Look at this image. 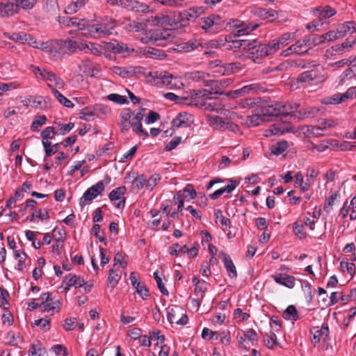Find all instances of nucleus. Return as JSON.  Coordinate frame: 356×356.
Masks as SVG:
<instances>
[{"mask_svg":"<svg viewBox=\"0 0 356 356\" xmlns=\"http://www.w3.org/2000/svg\"><path fill=\"white\" fill-rule=\"evenodd\" d=\"M298 104L275 102L261 108L263 115L266 117L287 116L297 111Z\"/></svg>","mask_w":356,"mask_h":356,"instance_id":"1","label":"nucleus"},{"mask_svg":"<svg viewBox=\"0 0 356 356\" xmlns=\"http://www.w3.org/2000/svg\"><path fill=\"white\" fill-rule=\"evenodd\" d=\"M116 26L117 23L114 19L105 17L91 25L90 31L87 35L88 38L97 39L111 35Z\"/></svg>","mask_w":356,"mask_h":356,"instance_id":"2","label":"nucleus"},{"mask_svg":"<svg viewBox=\"0 0 356 356\" xmlns=\"http://www.w3.org/2000/svg\"><path fill=\"white\" fill-rule=\"evenodd\" d=\"M294 33L286 32L281 35L279 38L273 40L268 44H264L259 48V51L261 55L269 56L275 53L279 49L286 46L289 42L293 41Z\"/></svg>","mask_w":356,"mask_h":356,"instance_id":"3","label":"nucleus"},{"mask_svg":"<svg viewBox=\"0 0 356 356\" xmlns=\"http://www.w3.org/2000/svg\"><path fill=\"white\" fill-rule=\"evenodd\" d=\"M327 75L322 66L317 65L310 70L301 73L297 77L298 83H307L308 85H316L325 81Z\"/></svg>","mask_w":356,"mask_h":356,"instance_id":"4","label":"nucleus"},{"mask_svg":"<svg viewBox=\"0 0 356 356\" xmlns=\"http://www.w3.org/2000/svg\"><path fill=\"white\" fill-rule=\"evenodd\" d=\"M104 184L102 181H99L95 184L88 188L80 199L79 204L83 207L89 204L104 191Z\"/></svg>","mask_w":356,"mask_h":356,"instance_id":"5","label":"nucleus"},{"mask_svg":"<svg viewBox=\"0 0 356 356\" xmlns=\"http://www.w3.org/2000/svg\"><path fill=\"white\" fill-rule=\"evenodd\" d=\"M204 10L205 8L202 6H195L178 13V22H180V26H186L188 21L197 18L203 14Z\"/></svg>","mask_w":356,"mask_h":356,"instance_id":"6","label":"nucleus"},{"mask_svg":"<svg viewBox=\"0 0 356 356\" xmlns=\"http://www.w3.org/2000/svg\"><path fill=\"white\" fill-rule=\"evenodd\" d=\"M200 104L208 111L216 112L223 115H225L227 111L224 109L222 100L218 97H207Z\"/></svg>","mask_w":356,"mask_h":356,"instance_id":"7","label":"nucleus"},{"mask_svg":"<svg viewBox=\"0 0 356 356\" xmlns=\"http://www.w3.org/2000/svg\"><path fill=\"white\" fill-rule=\"evenodd\" d=\"M105 48L115 54H122L123 56L131 55L134 49L129 47L127 44L118 42V40H112L111 42L105 44Z\"/></svg>","mask_w":356,"mask_h":356,"instance_id":"8","label":"nucleus"},{"mask_svg":"<svg viewBox=\"0 0 356 356\" xmlns=\"http://www.w3.org/2000/svg\"><path fill=\"white\" fill-rule=\"evenodd\" d=\"M233 83V80L230 78H225L220 80H209L204 83L205 86H208L213 92L214 94L225 95L224 89Z\"/></svg>","mask_w":356,"mask_h":356,"instance_id":"9","label":"nucleus"},{"mask_svg":"<svg viewBox=\"0 0 356 356\" xmlns=\"http://www.w3.org/2000/svg\"><path fill=\"white\" fill-rule=\"evenodd\" d=\"M242 45V49L249 53L250 56L252 58L253 61L259 57L267 56V55H261L259 52V48L264 44H259L256 40H244Z\"/></svg>","mask_w":356,"mask_h":356,"instance_id":"10","label":"nucleus"},{"mask_svg":"<svg viewBox=\"0 0 356 356\" xmlns=\"http://www.w3.org/2000/svg\"><path fill=\"white\" fill-rule=\"evenodd\" d=\"M213 93V92L211 90H190L187 93V97H183L184 99V102L187 105H196L199 104L198 98L200 97H204V99L207 97H211L210 95Z\"/></svg>","mask_w":356,"mask_h":356,"instance_id":"11","label":"nucleus"},{"mask_svg":"<svg viewBox=\"0 0 356 356\" xmlns=\"http://www.w3.org/2000/svg\"><path fill=\"white\" fill-rule=\"evenodd\" d=\"M56 44H58L56 53L59 54H72L76 51V40L70 39L56 40Z\"/></svg>","mask_w":356,"mask_h":356,"instance_id":"12","label":"nucleus"},{"mask_svg":"<svg viewBox=\"0 0 356 356\" xmlns=\"http://www.w3.org/2000/svg\"><path fill=\"white\" fill-rule=\"evenodd\" d=\"M62 285L65 291H67L71 286L81 287L85 285V280L83 277L75 274L70 273L65 276L62 282Z\"/></svg>","mask_w":356,"mask_h":356,"instance_id":"13","label":"nucleus"},{"mask_svg":"<svg viewBox=\"0 0 356 356\" xmlns=\"http://www.w3.org/2000/svg\"><path fill=\"white\" fill-rule=\"evenodd\" d=\"M252 14L263 20L273 22L278 17V13L273 9L256 8L251 11Z\"/></svg>","mask_w":356,"mask_h":356,"instance_id":"14","label":"nucleus"},{"mask_svg":"<svg viewBox=\"0 0 356 356\" xmlns=\"http://www.w3.org/2000/svg\"><path fill=\"white\" fill-rule=\"evenodd\" d=\"M126 192L125 186L118 187L108 195V198L111 202L119 200L115 207L118 209H123L125 205V198L123 197Z\"/></svg>","mask_w":356,"mask_h":356,"instance_id":"15","label":"nucleus"},{"mask_svg":"<svg viewBox=\"0 0 356 356\" xmlns=\"http://www.w3.org/2000/svg\"><path fill=\"white\" fill-rule=\"evenodd\" d=\"M272 278L277 284L289 289H293L296 284V279L293 276L286 273H277L273 275Z\"/></svg>","mask_w":356,"mask_h":356,"instance_id":"16","label":"nucleus"},{"mask_svg":"<svg viewBox=\"0 0 356 356\" xmlns=\"http://www.w3.org/2000/svg\"><path fill=\"white\" fill-rule=\"evenodd\" d=\"M218 257L222 261L229 277L236 279L237 277V270L230 257L223 251L219 253Z\"/></svg>","mask_w":356,"mask_h":356,"instance_id":"17","label":"nucleus"},{"mask_svg":"<svg viewBox=\"0 0 356 356\" xmlns=\"http://www.w3.org/2000/svg\"><path fill=\"white\" fill-rule=\"evenodd\" d=\"M336 13L337 12L335 9L330 6H325L323 8H316L313 11L314 15L318 17L319 21H323V19L330 18L334 16Z\"/></svg>","mask_w":356,"mask_h":356,"instance_id":"18","label":"nucleus"},{"mask_svg":"<svg viewBox=\"0 0 356 356\" xmlns=\"http://www.w3.org/2000/svg\"><path fill=\"white\" fill-rule=\"evenodd\" d=\"M312 341L317 343L321 339L326 341L329 339V327L327 323H323L321 328L314 327Z\"/></svg>","mask_w":356,"mask_h":356,"instance_id":"19","label":"nucleus"},{"mask_svg":"<svg viewBox=\"0 0 356 356\" xmlns=\"http://www.w3.org/2000/svg\"><path fill=\"white\" fill-rule=\"evenodd\" d=\"M132 115L133 113L130 108H125L121 112L119 124L122 132H126L129 129Z\"/></svg>","mask_w":356,"mask_h":356,"instance_id":"20","label":"nucleus"},{"mask_svg":"<svg viewBox=\"0 0 356 356\" xmlns=\"http://www.w3.org/2000/svg\"><path fill=\"white\" fill-rule=\"evenodd\" d=\"M97 110H102L103 112L106 113L108 111V108L106 107H104L101 104L95 105L93 109L90 107H85L81 110L79 113V118L83 120L88 121L90 117H93L95 115L94 111Z\"/></svg>","mask_w":356,"mask_h":356,"instance_id":"21","label":"nucleus"},{"mask_svg":"<svg viewBox=\"0 0 356 356\" xmlns=\"http://www.w3.org/2000/svg\"><path fill=\"white\" fill-rule=\"evenodd\" d=\"M3 17H9L18 13L19 8L16 0H8L6 3H3Z\"/></svg>","mask_w":356,"mask_h":356,"instance_id":"22","label":"nucleus"},{"mask_svg":"<svg viewBox=\"0 0 356 356\" xmlns=\"http://www.w3.org/2000/svg\"><path fill=\"white\" fill-rule=\"evenodd\" d=\"M208 124L214 129L223 130L226 126V120L217 115H207L206 116Z\"/></svg>","mask_w":356,"mask_h":356,"instance_id":"23","label":"nucleus"},{"mask_svg":"<svg viewBox=\"0 0 356 356\" xmlns=\"http://www.w3.org/2000/svg\"><path fill=\"white\" fill-rule=\"evenodd\" d=\"M153 37V44L161 45L163 44V42L166 40L167 38L170 36V33L167 30L163 29H155L154 31H151Z\"/></svg>","mask_w":356,"mask_h":356,"instance_id":"24","label":"nucleus"},{"mask_svg":"<svg viewBox=\"0 0 356 356\" xmlns=\"http://www.w3.org/2000/svg\"><path fill=\"white\" fill-rule=\"evenodd\" d=\"M241 69V67H240L239 63H230L220 66L218 72L220 73L222 75H229L238 72Z\"/></svg>","mask_w":356,"mask_h":356,"instance_id":"25","label":"nucleus"},{"mask_svg":"<svg viewBox=\"0 0 356 356\" xmlns=\"http://www.w3.org/2000/svg\"><path fill=\"white\" fill-rule=\"evenodd\" d=\"M48 87L51 90L54 97L60 104L67 108H73L74 104L67 97L63 96L57 89L54 88L51 84H48Z\"/></svg>","mask_w":356,"mask_h":356,"instance_id":"26","label":"nucleus"},{"mask_svg":"<svg viewBox=\"0 0 356 356\" xmlns=\"http://www.w3.org/2000/svg\"><path fill=\"white\" fill-rule=\"evenodd\" d=\"M237 183L235 181H230V184L216 191L213 193L209 195V197L211 200H216L221 196L223 193H229L236 187Z\"/></svg>","mask_w":356,"mask_h":356,"instance_id":"27","label":"nucleus"},{"mask_svg":"<svg viewBox=\"0 0 356 356\" xmlns=\"http://www.w3.org/2000/svg\"><path fill=\"white\" fill-rule=\"evenodd\" d=\"M237 183L235 181H230V184L216 191L213 193L209 195V197L211 200H216L221 196L223 193H229L236 187Z\"/></svg>","mask_w":356,"mask_h":356,"instance_id":"28","label":"nucleus"},{"mask_svg":"<svg viewBox=\"0 0 356 356\" xmlns=\"http://www.w3.org/2000/svg\"><path fill=\"white\" fill-rule=\"evenodd\" d=\"M36 49H41L47 53L54 54L58 49V44L56 41L41 42L38 41Z\"/></svg>","mask_w":356,"mask_h":356,"instance_id":"29","label":"nucleus"},{"mask_svg":"<svg viewBox=\"0 0 356 356\" xmlns=\"http://www.w3.org/2000/svg\"><path fill=\"white\" fill-rule=\"evenodd\" d=\"M341 35L344 37L347 34L356 33V22L350 21L340 24L338 26Z\"/></svg>","mask_w":356,"mask_h":356,"instance_id":"30","label":"nucleus"},{"mask_svg":"<svg viewBox=\"0 0 356 356\" xmlns=\"http://www.w3.org/2000/svg\"><path fill=\"white\" fill-rule=\"evenodd\" d=\"M189 120L187 113H179L172 122V127L179 128V127H188Z\"/></svg>","mask_w":356,"mask_h":356,"instance_id":"31","label":"nucleus"},{"mask_svg":"<svg viewBox=\"0 0 356 356\" xmlns=\"http://www.w3.org/2000/svg\"><path fill=\"white\" fill-rule=\"evenodd\" d=\"M213 215L216 223H220L223 227L224 230L226 228L231 227V220L223 216L220 209H215Z\"/></svg>","mask_w":356,"mask_h":356,"instance_id":"32","label":"nucleus"},{"mask_svg":"<svg viewBox=\"0 0 356 356\" xmlns=\"http://www.w3.org/2000/svg\"><path fill=\"white\" fill-rule=\"evenodd\" d=\"M266 121V117L263 115L261 111L260 113H254L248 117L247 123L248 126L257 127Z\"/></svg>","mask_w":356,"mask_h":356,"instance_id":"33","label":"nucleus"},{"mask_svg":"<svg viewBox=\"0 0 356 356\" xmlns=\"http://www.w3.org/2000/svg\"><path fill=\"white\" fill-rule=\"evenodd\" d=\"M111 71L122 78L129 77L134 74V71L131 67H122L120 66H114L111 68Z\"/></svg>","mask_w":356,"mask_h":356,"instance_id":"34","label":"nucleus"},{"mask_svg":"<svg viewBox=\"0 0 356 356\" xmlns=\"http://www.w3.org/2000/svg\"><path fill=\"white\" fill-rule=\"evenodd\" d=\"M146 178L144 175H140L135 177L132 181L131 191L133 193H138L144 186L146 183Z\"/></svg>","mask_w":356,"mask_h":356,"instance_id":"35","label":"nucleus"},{"mask_svg":"<svg viewBox=\"0 0 356 356\" xmlns=\"http://www.w3.org/2000/svg\"><path fill=\"white\" fill-rule=\"evenodd\" d=\"M130 126L136 134L144 136L145 137L149 136L147 131L143 129L142 120L140 119H135L133 118Z\"/></svg>","mask_w":356,"mask_h":356,"instance_id":"36","label":"nucleus"},{"mask_svg":"<svg viewBox=\"0 0 356 356\" xmlns=\"http://www.w3.org/2000/svg\"><path fill=\"white\" fill-rule=\"evenodd\" d=\"M200 46H202V43L196 39L190 40L188 42H183L179 45L181 50H183L184 52H191Z\"/></svg>","mask_w":356,"mask_h":356,"instance_id":"37","label":"nucleus"},{"mask_svg":"<svg viewBox=\"0 0 356 356\" xmlns=\"http://www.w3.org/2000/svg\"><path fill=\"white\" fill-rule=\"evenodd\" d=\"M316 111L312 108H302L298 111V110L290 115L298 118V119H303L306 118L314 117Z\"/></svg>","mask_w":356,"mask_h":356,"instance_id":"38","label":"nucleus"},{"mask_svg":"<svg viewBox=\"0 0 356 356\" xmlns=\"http://www.w3.org/2000/svg\"><path fill=\"white\" fill-rule=\"evenodd\" d=\"M338 124V122L332 119H320L318 121V125L315 126L314 129L324 130L327 128L334 127Z\"/></svg>","mask_w":356,"mask_h":356,"instance_id":"39","label":"nucleus"},{"mask_svg":"<svg viewBox=\"0 0 356 356\" xmlns=\"http://www.w3.org/2000/svg\"><path fill=\"white\" fill-rule=\"evenodd\" d=\"M283 317L286 320L297 321L299 318L298 312L294 305H289L284 310Z\"/></svg>","mask_w":356,"mask_h":356,"instance_id":"40","label":"nucleus"},{"mask_svg":"<svg viewBox=\"0 0 356 356\" xmlns=\"http://www.w3.org/2000/svg\"><path fill=\"white\" fill-rule=\"evenodd\" d=\"M181 309L178 306H173L167 309V318L170 323H175L177 315L181 313Z\"/></svg>","mask_w":356,"mask_h":356,"instance_id":"41","label":"nucleus"},{"mask_svg":"<svg viewBox=\"0 0 356 356\" xmlns=\"http://www.w3.org/2000/svg\"><path fill=\"white\" fill-rule=\"evenodd\" d=\"M321 35H311L304 38L305 43L307 44L309 49L313 47H315L319 44L323 43Z\"/></svg>","mask_w":356,"mask_h":356,"instance_id":"42","label":"nucleus"},{"mask_svg":"<svg viewBox=\"0 0 356 356\" xmlns=\"http://www.w3.org/2000/svg\"><path fill=\"white\" fill-rule=\"evenodd\" d=\"M288 148V143L285 140H282L276 143L271 147V152L275 155H280L284 152Z\"/></svg>","mask_w":356,"mask_h":356,"instance_id":"43","label":"nucleus"},{"mask_svg":"<svg viewBox=\"0 0 356 356\" xmlns=\"http://www.w3.org/2000/svg\"><path fill=\"white\" fill-rule=\"evenodd\" d=\"M91 25L92 24H88V22L83 19H78L75 27H76L79 30L82 31L81 34L83 36L88 38L87 35L90 31Z\"/></svg>","mask_w":356,"mask_h":356,"instance_id":"44","label":"nucleus"},{"mask_svg":"<svg viewBox=\"0 0 356 356\" xmlns=\"http://www.w3.org/2000/svg\"><path fill=\"white\" fill-rule=\"evenodd\" d=\"M14 257L18 261L17 269L19 271L23 270L25 267L24 261L26 259V253L21 250H15L14 252Z\"/></svg>","mask_w":356,"mask_h":356,"instance_id":"45","label":"nucleus"},{"mask_svg":"<svg viewBox=\"0 0 356 356\" xmlns=\"http://www.w3.org/2000/svg\"><path fill=\"white\" fill-rule=\"evenodd\" d=\"M355 89H348L345 93H338L334 95L331 97V104H337L341 103L344 99L350 98V95H351L353 90Z\"/></svg>","mask_w":356,"mask_h":356,"instance_id":"46","label":"nucleus"},{"mask_svg":"<svg viewBox=\"0 0 356 356\" xmlns=\"http://www.w3.org/2000/svg\"><path fill=\"white\" fill-rule=\"evenodd\" d=\"M47 122V118L44 115L35 116L31 125V129L33 131H38L39 128L44 125Z\"/></svg>","mask_w":356,"mask_h":356,"instance_id":"47","label":"nucleus"},{"mask_svg":"<svg viewBox=\"0 0 356 356\" xmlns=\"http://www.w3.org/2000/svg\"><path fill=\"white\" fill-rule=\"evenodd\" d=\"M341 34V33H340L339 29L338 27L337 31H330L326 33L321 35V38H323L322 40L323 42L325 41H333L338 38H343Z\"/></svg>","mask_w":356,"mask_h":356,"instance_id":"48","label":"nucleus"},{"mask_svg":"<svg viewBox=\"0 0 356 356\" xmlns=\"http://www.w3.org/2000/svg\"><path fill=\"white\" fill-rule=\"evenodd\" d=\"M154 3H159L163 6L179 7L184 4L185 0H153Z\"/></svg>","mask_w":356,"mask_h":356,"instance_id":"49","label":"nucleus"},{"mask_svg":"<svg viewBox=\"0 0 356 356\" xmlns=\"http://www.w3.org/2000/svg\"><path fill=\"white\" fill-rule=\"evenodd\" d=\"M264 343H265V345L268 348H270V349H273L275 346L277 345V336L276 334L273 332H270L269 334H266L264 336Z\"/></svg>","mask_w":356,"mask_h":356,"instance_id":"50","label":"nucleus"},{"mask_svg":"<svg viewBox=\"0 0 356 356\" xmlns=\"http://www.w3.org/2000/svg\"><path fill=\"white\" fill-rule=\"evenodd\" d=\"M175 17H176V18L171 19L168 15H160V18H161L160 26H173L175 25H177V24L179 23V22H178L179 20H178L177 14L175 15Z\"/></svg>","mask_w":356,"mask_h":356,"instance_id":"51","label":"nucleus"},{"mask_svg":"<svg viewBox=\"0 0 356 356\" xmlns=\"http://www.w3.org/2000/svg\"><path fill=\"white\" fill-rule=\"evenodd\" d=\"M293 47L296 48L294 50L295 54L298 55L306 54L309 50L304 39L302 40L297 41L294 44H293Z\"/></svg>","mask_w":356,"mask_h":356,"instance_id":"52","label":"nucleus"},{"mask_svg":"<svg viewBox=\"0 0 356 356\" xmlns=\"http://www.w3.org/2000/svg\"><path fill=\"white\" fill-rule=\"evenodd\" d=\"M161 177L160 174L154 173L149 179L146 181L145 187L147 190L152 191L153 188L156 186L157 183L161 180Z\"/></svg>","mask_w":356,"mask_h":356,"instance_id":"53","label":"nucleus"},{"mask_svg":"<svg viewBox=\"0 0 356 356\" xmlns=\"http://www.w3.org/2000/svg\"><path fill=\"white\" fill-rule=\"evenodd\" d=\"M35 218H40L41 220H47L49 218V213L47 209H44V212L42 213L41 209L33 212L30 217H27L26 220L31 222L34 221Z\"/></svg>","mask_w":356,"mask_h":356,"instance_id":"54","label":"nucleus"},{"mask_svg":"<svg viewBox=\"0 0 356 356\" xmlns=\"http://www.w3.org/2000/svg\"><path fill=\"white\" fill-rule=\"evenodd\" d=\"M202 337L204 339L218 340L219 339L220 334L218 332H213L211 330L204 327L202 332Z\"/></svg>","mask_w":356,"mask_h":356,"instance_id":"55","label":"nucleus"},{"mask_svg":"<svg viewBox=\"0 0 356 356\" xmlns=\"http://www.w3.org/2000/svg\"><path fill=\"white\" fill-rule=\"evenodd\" d=\"M60 309V302L57 301H49L47 302L46 305H44L43 308L41 309L43 312H50L52 311L53 312H58Z\"/></svg>","mask_w":356,"mask_h":356,"instance_id":"56","label":"nucleus"},{"mask_svg":"<svg viewBox=\"0 0 356 356\" xmlns=\"http://www.w3.org/2000/svg\"><path fill=\"white\" fill-rule=\"evenodd\" d=\"M18 6L23 10H31L37 3L38 0H16Z\"/></svg>","mask_w":356,"mask_h":356,"instance_id":"57","label":"nucleus"},{"mask_svg":"<svg viewBox=\"0 0 356 356\" xmlns=\"http://www.w3.org/2000/svg\"><path fill=\"white\" fill-rule=\"evenodd\" d=\"M120 279V275L115 273L113 269H111L108 277V286H111L112 289L115 288Z\"/></svg>","mask_w":356,"mask_h":356,"instance_id":"58","label":"nucleus"},{"mask_svg":"<svg viewBox=\"0 0 356 356\" xmlns=\"http://www.w3.org/2000/svg\"><path fill=\"white\" fill-rule=\"evenodd\" d=\"M107 99L111 102H113L118 104H128V101L125 96H122L118 94L112 93L107 96Z\"/></svg>","mask_w":356,"mask_h":356,"instance_id":"59","label":"nucleus"},{"mask_svg":"<svg viewBox=\"0 0 356 356\" xmlns=\"http://www.w3.org/2000/svg\"><path fill=\"white\" fill-rule=\"evenodd\" d=\"M244 94L257 93L262 90V86L259 83H251L243 87Z\"/></svg>","mask_w":356,"mask_h":356,"instance_id":"60","label":"nucleus"},{"mask_svg":"<svg viewBox=\"0 0 356 356\" xmlns=\"http://www.w3.org/2000/svg\"><path fill=\"white\" fill-rule=\"evenodd\" d=\"M183 86V83L181 79L178 77L172 76L170 77L169 83L167 86V88L169 90L180 89Z\"/></svg>","mask_w":356,"mask_h":356,"instance_id":"61","label":"nucleus"},{"mask_svg":"<svg viewBox=\"0 0 356 356\" xmlns=\"http://www.w3.org/2000/svg\"><path fill=\"white\" fill-rule=\"evenodd\" d=\"M338 195V192H335L326 199L323 207L325 211L329 212L332 209V205L334 204V201L337 200Z\"/></svg>","mask_w":356,"mask_h":356,"instance_id":"62","label":"nucleus"},{"mask_svg":"<svg viewBox=\"0 0 356 356\" xmlns=\"http://www.w3.org/2000/svg\"><path fill=\"white\" fill-rule=\"evenodd\" d=\"M181 142V136H175L172 140L165 145V150L167 152L172 151L175 149Z\"/></svg>","mask_w":356,"mask_h":356,"instance_id":"63","label":"nucleus"},{"mask_svg":"<svg viewBox=\"0 0 356 356\" xmlns=\"http://www.w3.org/2000/svg\"><path fill=\"white\" fill-rule=\"evenodd\" d=\"M104 49L102 45L91 42L89 49V52L95 56H99L102 54H105L104 52Z\"/></svg>","mask_w":356,"mask_h":356,"instance_id":"64","label":"nucleus"}]
</instances>
